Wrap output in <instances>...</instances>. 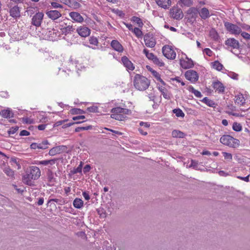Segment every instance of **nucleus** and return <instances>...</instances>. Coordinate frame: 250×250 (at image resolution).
Instances as JSON below:
<instances>
[{"label": "nucleus", "instance_id": "nucleus-1", "mask_svg": "<svg viewBox=\"0 0 250 250\" xmlns=\"http://www.w3.org/2000/svg\"><path fill=\"white\" fill-rule=\"evenodd\" d=\"M41 176V170L36 166H31L28 168L22 177L23 182L30 186L34 185V181Z\"/></svg>", "mask_w": 250, "mask_h": 250}, {"label": "nucleus", "instance_id": "nucleus-2", "mask_svg": "<svg viewBox=\"0 0 250 250\" xmlns=\"http://www.w3.org/2000/svg\"><path fill=\"white\" fill-rule=\"evenodd\" d=\"M131 113V110L128 109L116 107L111 110L110 117L118 121H124L127 118V115Z\"/></svg>", "mask_w": 250, "mask_h": 250}, {"label": "nucleus", "instance_id": "nucleus-3", "mask_svg": "<svg viewBox=\"0 0 250 250\" xmlns=\"http://www.w3.org/2000/svg\"><path fill=\"white\" fill-rule=\"evenodd\" d=\"M133 84L137 90L144 91L148 87L150 82L146 77L140 74H136L134 77Z\"/></svg>", "mask_w": 250, "mask_h": 250}, {"label": "nucleus", "instance_id": "nucleus-4", "mask_svg": "<svg viewBox=\"0 0 250 250\" xmlns=\"http://www.w3.org/2000/svg\"><path fill=\"white\" fill-rule=\"evenodd\" d=\"M220 142L224 145L232 147H236L239 145V140L229 135L222 136Z\"/></svg>", "mask_w": 250, "mask_h": 250}, {"label": "nucleus", "instance_id": "nucleus-5", "mask_svg": "<svg viewBox=\"0 0 250 250\" xmlns=\"http://www.w3.org/2000/svg\"><path fill=\"white\" fill-rule=\"evenodd\" d=\"M224 26L230 34L237 36L241 33V28L235 24L227 21L224 23Z\"/></svg>", "mask_w": 250, "mask_h": 250}, {"label": "nucleus", "instance_id": "nucleus-6", "mask_svg": "<svg viewBox=\"0 0 250 250\" xmlns=\"http://www.w3.org/2000/svg\"><path fill=\"white\" fill-rule=\"evenodd\" d=\"M44 32L45 39L51 41L57 40L60 36V32L54 28H48Z\"/></svg>", "mask_w": 250, "mask_h": 250}, {"label": "nucleus", "instance_id": "nucleus-7", "mask_svg": "<svg viewBox=\"0 0 250 250\" xmlns=\"http://www.w3.org/2000/svg\"><path fill=\"white\" fill-rule=\"evenodd\" d=\"M163 55L168 59L173 60L176 57V52L169 45H165L162 48Z\"/></svg>", "mask_w": 250, "mask_h": 250}, {"label": "nucleus", "instance_id": "nucleus-8", "mask_svg": "<svg viewBox=\"0 0 250 250\" xmlns=\"http://www.w3.org/2000/svg\"><path fill=\"white\" fill-rule=\"evenodd\" d=\"M170 16L174 19L180 20L183 18L184 15L180 8L173 6L170 10Z\"/></svg>", "mask_w": 250, "mask_h": 250}, {"label": "nucleus", "instance_id": "nucleus-9", "mask_svg": "<svg viewBox=\"0 0 250 250\" xmlns=\"http://www.w3.org/2000/svg\"><path fill=\"white\" fill-rule=\"evenodd\" d=\"M144 40L145 45L148 47L152 48L156 45V40L152 34H146L144 37Z\"/></svg>", "mask_w": 250, "mask_h": 250}, {"label": "nucleus", "instance_id": "nucleus-10", "mask_svg": "<svg viewBox=\"0 0 250 250\" xmlns=\"http://www.w3.org/2000/svg\"><path fill=\"white\" fill-rule=\"evenodd\" d=\"M43 16L44 14L42 12L36 13L32 18V24L36 27L40 26L43 20Z\"/></svg>", "mask_w": 250, "mask_h": 250}, {"label": "nucleus", "instance_id": "nucleus-11", "mask_svg": "<svg viewBox=\"0 0 250 250\" xmlns=\"http://www.w3.org/2000/svg\"><path fill=\"white\" fill-rule=\"evenodd\" d=\"M8 7L9 8L10 15L15 18L17 19L21 16V11L20 7L17 5L12 6V4H8Z\"/></svg>", "mask_w": 250, "mask_h": 250}, {"label": "nucleus", "instance_id": "nucleus-12", "mask_svg": "<svg viewBox=\"0 0 250 250\" xmlns=\"http://www.w3.org/2000/svg\"><path fill=\"white\" fill-rule=\"evenodd\" d=\"M212 87L217 93H224L225 90V86L223 83L219 81H216L212 83Z\"/></svg>", "mask_w": 250, "mask_h": 250}, {"label": "nucleus", "instance_id": "nucleus-13", "mask_svg": "<svg viewBox=\"0 0 250 250\" xmlns=\"http://www.w3.org/2000/svg\"><path fill=\"white\" fill-rule=\"evenodd\" d=\"M48 142L47 140L43 141L42 142L40 143H33L30 145V148L31 149H45L47 148Z\"/></svg>", "mask_w": 250, "mask_h": 250}, {"label": "nucleus", "instance_id": "nucleus-14", "mask_svg": "<svg viewBox=\"0 0 250 250\" xmlns=\"http://www.w3.org/2000/svg\"><path fill=\"white\" fill-rule=\"evenodd\" d=\"M155 1L159 7L165 10L169 9L171 5V0H155Z\"/></svg>", "mask_w": 250, "mask_h": 250}, {"label": "nucleus", "instance_id": "nucleus-15", "mask_svg": "<svg viewBox=\"0 0 250 250\" xmlns=\"http://www.w3.org/2000/svg\"><path fill=\"white\" fill-rule=\"evenodd\" d=\"M70 17L75 22L82 23L83 21V18L77 12H71L69 13Z\"/></svg>", "mask_w": 250, "mask_h": 250}, {"label": "nucleus", "instance_id": "nucleus-16", "mask_svg": "<svg viewBox=\"0 0 250 250\" xmlns=\"http://www.w3.org/2000/svg\"><path fill=\"white\" fill-rule=\"evenodd\" d=\"M225 44L228 46L234 49H238L239 47V42L234 38H229L225 41Z\"/></svg>", "mask_w": 250, "mask_h": 250}, {"label": "nucleus", "instance_id": "nucleus-17", "mask_svg": "<svg viewBox=\"0 0 250 250\" xmlns=\"http://www.w3.org/2000/svg\"><path fill=\"white\" fill-rule=\"evenodd\" d=\"M122 62L127 71H132L134 69L133 64L126 56H123L122 58Z\"/></svg>", "mask_w": 250, "mask_h": 250}, {"label": "nucleus", "instance_id": "nucleus-18", "mask_svg": "<svg viewBox=\"0 0 250 250\" xmlns=\"http://www.w3.org/2000/svg\"><path fill=\"white\" fill-rule=\"evenodd\" d=\"M246 99L244 95L241 93L236 95L234 98L235 104L239 106H243L246 104Z\"/></svg>", "mask_w": 250, "mask_h": 250}, {"label": "nucleus", "instance_id": "nucleus-19", "mask_svg": "<svg viewBox=\"0 0 250 250\" xmlns=\"http://www.w3.org/2000/svg\"><path fill=\"white\" fill-rule=\"evenodd\" d=\"M79 35L83 37L88 36L90 34V30L86 26H80L77 29Z\"/></svg>", "mask_w": 250, "mask_h": 250}, {"label": "nucleus", "instance_id": "nucleus-20", "mask_svg": "<svg viewBox=\"0 0 250 250\" xmlns=\"http://www.w3.org/2000/svg\"><path fill=\"white\" fill-rule=\"evenodd\" d=\"M199 79L198 73L193 70H188V81L192 83H195Z\"/></svg>", "mask_w": 250, "mask_h": 250}, {"label": "nucleus", "instance_id": "nucleus-21", "mask_svg": "<svg viewBox=\"0 0 250 250\" xmlns=\"http://www.w3.org/2000/svg\"><path fill=\"white\" fill-rule=\"evenodd\" d=\"M110 45L114 50L118 52H122L124 50L123 46L117 40H112Z\"/></svg>", "mask_w": 250, "mask_h": 250}, {"label": "nucleus", "instance_id": "nucleus-22", "mask_svg": "<svg viewBox=\"0 0 250 250\" xmlns=\"http://www.w3.org/2000/svg\"><path fill=\"white\" fill-rule=\"evenodd\" d=\"M47 16L53 20H55L61 17L62 14L57 10H50L46 12Z\"/></svg>", "mask_w": 250, "mask_h": 250}, {"label": "nucleus", "instance_id": "nucleus-23", "mask_svg": "<svg viewBox=\"0 0 250 250\" xmlns=\"http://www.w3.org/2000/svg\"><path fill=\"white\" fill-rule=\"evenodd\" d=\"M0 115L4 118H11L14 117V113L12 109L7 108L0 111Z\"/></svg>", "mask_w": 250, "mask_h": 250}, {"label": "nucleus", "instance_id": "nucleus-24", "mask_svg": "<svg viewBox=\"0 0 250 250\" xmlns=\"http://www.w3.org/2000/svg\"><path fill=\"white\" fill-rule=\"evenodd\" d=\"M64 146H57L52 148L49 151V154L50 156H54L56 154H60L63 151Z\"/></svg>", "mask_w": 250, "mask_h": 250}, {"label": "nucleus", "instance_id": "nucleus-25", "mask_svg": "<svg viewBox=\"0 0 250 250\" xmlns=\"http://www.w3.org/2000/svg\"><path fill=\"white\" fill-rule=\"evenodd\" d=\"M198 13L199 12L196 8L191 7L188 9V20L190 18V21H192V19H195L197 17Z\"/></svg>", "mask_w": 250, "mask_h": 250}, {"label": "nucleus", "instance_id": "nucleus-26", "mask_svg": "<svg viewBox=\"0 0 250 250\" xmlns=\"http://www.w3.org/2000/svg\"><path fill=\"white\" fill-rule=\"evenodd\" d=\"M73 205L76 208L80 209L83 206V202L81 199L76 198L73 201Z\"/></svg>", "mask_w": 250, "mask_h": 250}, {"label": "nucleus", "instance_id": "nucleus-27", "mask_svg": "<svg viewBox=\"0 0 250 250\" xmlns=\"http://www.w3.org/2000/svg\"><path fill=\"white\" fill-rule=\"evenodd\" d=\"M89 43L90 44H91L92 45H93L94 46L93 47V46H90L89 45H86L87 47L91 48L92 49H95L96 48L95 47L98 46V40L97 39V38L93 37V36L90 37L89 39Z\"/></svg>", "mask_w": 250, "mask_h": 250}, {"label": "nucleus", "instance_id": "nucleus-28", "mask_svg": "<svg viewBox=\"0 0 250 250\" xmlns=\"http://www.w3.org/2000/svg\"><path fill=\"white\" fill-rule=\"evenodd\" d=\"M201 17L203 19H206L209 17V13L208 9L206 8H203L198 13Z\"/></svg>", "mask_w": 250, "mask_h": 250}, {"label": "nucleus", "instance_id": "nucleus-29", "mask_svg": "<svg viewBox=\"0 0 250 250\" xmlns=\"http://www.w3.org/2000/svg\"><path fill=\"white\" fill-rule=\"evenodd\" d=\"M211 67L217 71H221L223 68V65L218 61H215L211 63Z\"/></svg>", "mask_w": 250, "mask_h": 250}, {"label": "nucleus", "instance_id": "nucleus-30", "mask_svg": "<svg viewBox=\"0 0 250 250\" xmlns=\"http://www.w3.org/2000/svg\"><path fill=\"white\" fill-rule=\"evenodd\" d=\"M209 37L214 41H217L219 39V36L216 30L214 29H211L209 31Z\"/></svg>", "mask_w": 250, "mask_h": 250}, {"label": "nucleus", "instance_id": "nucleus-31", "mask_svg": "<svg viewBox=\"0 0 250 250\" xmlns=\"http://www.w3.org/2000/svg\"><path fill=\"white\" fill-rule=\"evenodd\" d=\"M201 101L209 107H215L216 106L215 102L208 97H205Z\"/></svg>", "mask_w": 250, "mask_h": 250}, {"label": "nucleus", "instance_id": "nucleus-32", "mask_svg": "<svg viewBox=\"0 0 250 250\" xmlns=\"http://www.w3.org/2000/svg\"><path fill=\"white\" fill-rule=\"evenodd\" d=\"M149 70L151 72L153 76L156 79L157 81L160 82L163 84H165L164 82L161 78L160 75L157 71L151 68Z\"/></svg>", "mask_w": 250, "mask_h": 250}, {"label": "nucleus", "instance_id": "nucleus-33", "mask_svg": "<svg viewBox=\"0 0 250 250\" xmlns=\"http://www.w3.org/2000/svg\"><path fill=\"white\" fill-rule=\"evenodd\" d=\"M159 89L162 93L164 98L166 99H170V96L169 93L167 91V89L163 86H159Z\"/></svg>", "mask_w": 250, "mask_h": 250}, {"label": "nucleus", "instance_id": "nucleus-34", "mask_svg": "<svg viewBox=\"0 0 250 250\" xmlns=\"http://www.w3.org/2000/svg\"><path fill=\"white\" fill-rule=\"evenodd\" d=\"M52 202H54L60 205H63L65 204V200L62 198H53V199H50L47 203V205H48L49 203H51Z\"/></svg>", "mask_w": 250, "mask_h": 250}, {"label": "nucleus", "instance_id": "nucleus-35", "mask_svg": "<svg viewBox=\"0 0 250 250\" xmlns=\"http://www.w3.org/2000/svg\"><path fill=\"white\" fill-rule=\"evenodd\" d=\"M172 135L175 138H183L185 137V134L179 130H174L172 132Z\"/></svg>", "mask_w": 250, "mask_h": 250}, {"label": "nucleus", "instance_id": "nucleus-36", "mask_svg": "<svg viewBox=\"0 0 250 250\" xmlns=\"http://www.w3.org/2000/svg\"><path fill=\"white\" fill-rule=\"evenodd\" d=\"M70 3L69 7L74 9H78L81 6L80 3L75 0H71Z\"/></svg>", "mask_w": 250, "mask_h": 250}, {"label": "nucleus", "instance_id": "nucleus-37", "mask_svg": "<svg viewBox=\"0 0 250 250\" xmlns=\"http://www.w3.org/2000/svg\"><path fill=\"white\" fill-rule=\"evenodd\" d=\"M188 91L193 93L197 98H201L202 96L201 93L199 91L195 89L191 86H188Z\"/></svg>", "mask_w": 250, "mask_h": 250}, {"label": "nucleus", "instance_id": "nucleus-38", "mask_svg": "<svg viewBox=\"0 0 250 250\" xmlns=\"http://www.w3.org/2000/svg\"><path fill=\"white\" fill-rule=\"evenodd\" d=\"M143 52L147 58L149 60H151L152 61L156 57L152 53H149V51L147 49L145 48L143 50Z\"/></svg>", "mask_w": 250, "mask_h": 250}, {"label": "nucleus", "instance_id": "nucleus-39", "mask_svg": "<svg viewBox=\"0 0 250 250\" xmlns=\"http://www.w3.org/2000/svg\"><path fill=\"white\" fill-rule=\"evenodd\" d=\"M232 129L236 132H240L242 130V126L240 123L234 122L232 125Z\"/></svg>", "mask_w": 250, "mask_h": 250}, {"label": "nucleus", "instance_id": "nucleus-40", "mask_svg": "<svg viewBox=\"0 0 250 250\" xmlns=\"http://www.w3.org/2000/svg\"><path fill=\"white\" fill-rule=\"evenodd\" d=\"M133 33L138 38H142L143 37V32L141 29L138 27H135L132 31Z\"/></svg>", "mask_w": 250, "mask_h": 250}, {"label": "nucleus", "instance_id": "nucleus-41", "mask_svg": "<svg viewBox=\"0 0 250 250\" xmlns=\"http://www.w3.org/2000/svg\"><path fill=\"white\" fill-rule=\"evenodd\" d=\"M132 21L136 22L140 27H142L144 25L142 20L139 17L133 16L132 18Z\"/></svg>", "mask_w": 250, "mask_h": 250}, {"label": "nucleus", "instance_id": "nucleus-42", "mask_svg": "<svg viewBox=\"0 0 250 250\" xmlns=\"http://www.w3.org/2000/svg\"><path fill=\"white\" fill-rule=\"evenodd\" d=\"M74 31V28L72 25H68L63 28L62 32L65 34L70 33Z\"/></svg>", "mask_w": 250, "mask_h": 250}, {"label": "nucleus", "instance_id": "nucleus-43", "mask_svg": "<svg viewBox=\"0 0 250 250\" xmlns=\"http://www.w3.org/2000/svg\"><path fill=\"white\" fill-rule=\"evenodd\" d=\"M173 112L174 114H175L176 116L177 117H184V115H185V114H184V112L182 111V110L179 108L173 109Z\"/></svg>", "mask_w": 250, "mask_h": 250}, {"label": "nucleus", "instance_id": "nucleus-44", "mask_svg": "<svg viewBox=\"0 0 250 250\" xmlns=\"http://www.w3.org/2000/svg\"><path fill=\"white\" fill-rule=\"evenodd\" d=\"M82 167H83V163L81 162L80 163V164L77 168H74L71 171V173L72 174H76L78 173H81L82 171Z\"/></svg>", "mask_w": 250, "mask_h": 250}, {"label": "nucleus", "instance_id": "nucleus-45", "mask_svg": "<svg viewBox=\"0 0 250 250\" xmlns=\"http://www.w3.org/2000/svg\"><path fill=\"white\" fill-rule=\"evenodd\" d=\"M4 173L8 176L13 177L14 176V171L9 167H5L3 170Z\"/></svg>", "mask_w": 250, "mask_h": 250}, {"label": "nucleus", "instance_id": "nucleus-46", "mask_svg": "<svg viewBox=\"0 0 250 250\" xmlns=\"http://www.w3.org/2000/svg\"><path fill=\"white\" fill-rule=\"evenodd\" d=\"M153 63L159 66H163L164 65V63L161 60H160L157 57H156L154 60L152 61Z\"/></svg>", "mask_w": 250, "mask_h": 250}, {"label": "nucleus", "instance_id": "nucleus-47", "mask_svg": "<svg viewBox=\"0 0 250 250\" xmlns=\"http://www.w3.org/2000/svg\"><path fill=\"white\" fill-rule=\"evenodd\" d=\"M87 110L89 112L97 113L98 112V107L96 106L88 107Z\"/></svg>", "mask_w": 250, "mask_h": 250}, {"label": "nucleus", "instance_id": "nucleus-48", "mask_svg": "<svg viewBox=\"0 0 250 250\" xmlns=\"http://www.w3.org/2000/svg\"><path fill=\"white\" fill-rule=\"evenodd\" d=\"M222 153L226 160H228L229 161H231L232 160V156L231 154L226 152H223Z\"/></svg>", "mask_w": 250, "mask_h": 250}, {"label": "nucleus", "instance_id": "nucleus-49", "mask_svg": "<svg viewBox=\"0 0 250 250\" xmlns=\"http://www.w3.org/2000/svg\"><path fill=\"white\" fill-rule=\"evenodd\" d=\"M241 36L246 40L247 41H250V34L244 32V31H241V33H240Z\"/></svg>", "mask_w": 250, "mask_h": 250}, {"label": "nucleus", "instance_id": "nucleus-50", "mask_svg": "<svg viewBox=\"0 0 250 250\" xmlns=\"http://www.w3.org/2000/svg\"><path fill=\"white\" fill-rule=\"evenodd\" d=\"M72 113L75 114H82L85 113V111L81 109L74 108L72 110Z\"/></svg>", "mask_w": 250, "mask_h": 250}, {"label": "nucleus", "instance_id": "nucleus-51", "mask_svg": "<svg viewBox=\"0 0 250 250\" xmlns=\"http://www.w3.org/2000/svg\"><path fill=\"white\" fill-rule=\"evenodd\" d=\"M180 63L182 68L185 69H188V61L184 59H180Z\"/></svg>", "mask_w": 250, "mask_h": 250}, {"label": "nucleus", "instance_id": "nucleus-52", "mask_svg": "<svg viewBox=\"0 0 250 250\" xmlns=\"http://www.w3.org/2000/svg\"><path fill=\"white\" fill-rule=\"evenodd\" d=\"M18 129L19 127L17 126L12 127L9 129V130L8 131V132L9 134H14L18 131Z\"/></svg>", "mask_w": 250, "mask_h": 250}, {"label": "nucleus", "instance_id": "nucleus-53", "mask_svg": "<svg viewBox=\"0 0 250 250\" xmlns=\"http://www.w3.org/2000/svg\"><path fill=\"white\" fill-rule=\"evenodd\" d=\"M11 164L12 165H16V166L18 167V169H20L21 168V166L20 165V164L17 162V159L15 158H12L11 159Z\"/></svg>", "mask_w": 250, "mask_h": 250}, {"label": "nucleus", "instance_id": "nucleus-54", "mask_svg": "<svg viewBox=\"0 0 250 250\" xmlns=\"http://www.w3.org/2000/svg\"><path fill=\"white\" fill-rule=\"evenodd\" d=\"M178 3L181 6H188V0H179Z\"/></svg>", "mask_w": 250, "mask_h": 250}, {"label": "nucleus", "instance_id": "nucleus-55", "mask_svg": "<svg viewBox=\"0 0 250 250\" xmlns=\"http://www.w3.org/2000/svg\"><path fill=\"white\" fill-rule=\"evenodd\" d=\"M51 4L52 7H53L55 8H62L63 7L61 4H59L57 2H52Z\"/></svg>", "mask_w": 250, "mask_h": 250}, {"label": "nucleus", "instance_id": "nucleus-56", "mask_svg": "<svg viewBox=\"0 0 250 250\" xmlns=\"http://www.w3.org/2000/svg\"><path fill=\"white\" fill-rule=\"evenodd\" d=\"M204 52H205L207 55L208 56L211 57L212 55V51L209 48H205L204 50Z\"/></svg>", "mask_w": 250, "mask_h": 250}, {"label": "nucleus", "instance_id": "nucleus-57", "mask_svg": "<svg viewBox=\"0 0 250 250\" xmlns=\"http://www.w3.org/2000/svg\"><path fill=\"white\" fill-rule=\"evenodd\" d=\"M85 118V116L83 115H80L78 116L73 117L72 119L74 121H77L79 120H83Z\"/></svg>", "mask_w": 250, "mask_h": 250}, {"label": "nucleus", "instance_id": "nucleus-58", "mask_svg": "<svg viewBox=\"0 0 250 250\" xmlns=\"http://www.w3.org/2000/svg\"><path fill=\"white\" fill-rule=\"evenodd\" d=\"M90 169H91V167H90V165H86L83 167V172L84 173H86L89 172L90 171Z\"/></svg>", "mask_w": 250, "mask_h": 250}, {"label": "nucleus", "instance_id": "nucleus-59", "mask_svg": "<svg viewBox=\"0 0 250 250\" xmlns=\"http://www.w3.org/2000/svg\"><path fill=\"white\" fill-rule=\"evenodd\" d=\"M66 121V120L59 121L56 122L54 124L53 126H54V127L58 126L61 125H62L63 123H64Z\"/></svg>", "mask_w": 250, "mask_h": 250}, {"label": "nucleus", "instance_id": "nucleus-60", "mask_svg": "<svg viewBox=\"0 0 250 250\" xmlns=\"http://www.w3.org/2000/svg\"><path fill=\"white\" fill-rule=\"evenodd\" d=\"M30 134V132L26 130H22L20 132V136H28Z\"/></svg>", "mask_w": 250, "mask_h": 250}, {"label": "nucleus", "instance_id": "nucleus-61", "mask_svg": "<svg viewBox=\"0 0 250 250\" xmlns=\"http://www.w3.org/2000/svg\"><path fill=\"white\" fill-rule=\"evenodd\" d=\"M237 178L246 182H249V175H248L246 177L238 176Z\"/></svg>", "mask_w": 250, "mask_h": 250}, {"label": "nucleus", "instance_id": "nucleus-62", "mask_svg": "<svg viewBox=\"0 0 250 250\" xmlns=\"http://www.w3.org/2000/svg\"><path fill=\"white\" fill-rule=\"evenodd\" d=\"M71 0H58V1L69 6Z\"/></svg>", "mask_w": 250, "mask_h": 250}, {"label": "nucleus", "instance_id": "nucleus-63", "mask_svg": "<svg viewBox=\"0 0 250 250\" xmlns=\"http://www.w3.org/2000/svg\"><path fill=\"white\" fill-rule=\"evenodd\" d=\"M83 196L86 200H88L90 199V196L88 192L84 191L83 192Z\"/></svg>", "mask_w": 250, "mask_h": 250}, {"label": "nucleus", "instance_id": "nucleus-64", "mask_svg": "<svg viewBox=\"0 0 250 250\" xmlns=\"http://www.w3.org/2000/svg\"><path fill=\"white\" fill-rule=\"evenodd\" d=\"M173 80L176 81V82L178 83H180L181 85H184L185 84L184 83L181 81V79L179 77H176Z\"/></svg>", "mask_w": 250, "mask_h": 250}]
</instances>
